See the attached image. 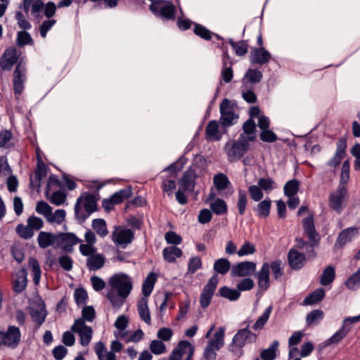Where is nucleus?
Here are the masks:
<instances>
[{
  "label": "nucleus",
  "instance_id": "1",
  "mask_svg": "<svg viewBox=\"0 0 360 360\" xmlns=\"http://www.w3.org/2000/svg\"><path fill=\"white\" fill-rule=\"evenodd\" d=\"M108 284L111 289L107 293V298L114 307H121L132 290L131 278L124 273L115 274L109 278Z\"/></svg>",
  "mask_w": 360,
  "mask_h": 360
},
{
  "label": "nucleus",
  "instance_id": "2",
  "mask_svg": "<svg viewBox=\"0 0 360 360\" xmlns=\"http://www.w3.org/2000/svg\"><path fill=\"white\" fill-rule=\"evenodd\" d=\"M97 198L89 193H82L75 205V214L78 221L84 222L97 210Z\"/></svg>",
  "mask_w": 360,
  "mask_h": 360
},
{
  "label": "nucleus",
  "instance_id": "3",
  "mask_svg": "<svg viewBox=\"0 0 360 360\" xmlns=\"http://www.w3.org/2000/svg\"><path fill=\"white\" fill-rule=\"evenodd\" d=\"M22 8L26 13L30 9L32 15L37 19L42 18V11L47 18L53 17L56 13L55 3L49 1L44 4V0H22Z\"/></svg>",
  "mask_w": 360,
  "mask_h": 360
},
{
  "label": "nucleus",
  "instance_id": "4",
  "mask_svg": "<svg viewBox=\"0 0 360 360\" xmlns=\"http://www.w3.org/2000/svg\"><path fill=\"white\" fill-rule=\"evenodd\" d=\"M255 136L246 138L244 134H240L238 140L228 141L224 148V150L228 157L229 162H236L239 160L248 151L249 148V141H253Z\"/></svg>",
  "mask_w": 360,
  "mask_h": 360
},
{
  "label": "nucleus",
  "instance_id": "5",
  "mask_svg": "<svg viewBox=\"0 0 360 360\" xmlns=\"http://www.w3.org/2000/svg\"><path fill=\"white\" fill-rule=\"evenodd\" d=\"M256 340L257 335L248 329V326L245 328L238 330L235 334L229 346V351L239 357L243 353V347L247 343L255 342Z\"/></svg>",
  "mask_w": 360,
  "mask_h": 360
},
{
  "label": "nucleus",
  "instance_id": "6",
  "mask_svg": "<svg viewBox=\"0 0 360 360\" xmlns=\"http://www.w3.org/2000/svg\"><path fill=\"white\" fill-rule=\"evenodd\" d=\"M302 224L304 232L308 239L309 248H311V250L308 252V257H315L316 253L314 248L319 245L320 236L315 228L313 214H309L307 217L304 218L302 221Z\"/></svg>",
  "mask_w": 360,
  "mask_h": 360
},
{
  "label": "nucleus",
  "instance_id": "7",
  "mask_svg": "<svg viewBox=\"0 0 360 360\" xmlns=\"http://www.w3.org/2000/svg\"><path fill=\"white\" fill-rule=\"evenodd\" d=\"M219 122L224 128H228L236 123L238 115L235 113L233 107L228 98H224L219 105Z\"/></svg>",
  "mask_w": 360,
  "mask_h": 360
},
{
  "label": "nucleus",
  "instance_id": "8",
  "mask_svg": "<svg viewBox=\"0 0 360 360\" xmlns=\"http://www.w3.org/2000/svg\"><path fill=\"white\" fill-rule=\"evenodd\" d=\"M71 330L79 335L82 346L86 347L89 345L92 339L93 330L86 324L83 319H76L71 326Z\"/></svg>",
  "mask_w": 360,
  "mask_h": 360
},
{
  "label": "nucleus",
  "instance_id": "9",
  "mask_svg": "<svg viewBox=\"0 0 360 360\" xmlns=\"http://www.w3.org/2000/svg\"><path fill=\"white\" fill-rule=\"evenodd\" d=\"M150 10L156 15L167 20H174L175 18V8L169 1L156 0L150 5Z\"/></svg>",
  "mask_w": 360,
  "mask_h": 360
},
{
  "label": "nucleus",
  "instance_id": "10",
  "mask_svg": "<svg viewBox=\"0 0 360 360\" xmlns=\"http://www.w3.org/2000/svg\"><path fill=\"white\" fill-rule=\"evenodd\" d=\"M134 238V233L129 229L116 226L112 233V240L118 246L125 248Z\"/></svg>",
  "mask_w": 360,
  "mask_h": 360
},
{
  "label": "nucleus",
  "instance_id": "11",
  "mask_svg": "<svg viewBox=\"0 0 360 360\" xmlns=\"http://www.w3.org/2000/svg\"><path fill=\"white\" fill-rule=\"evenodd\" d=\"M218 283L219 278L215 274L209 279L207 284L204 286L200 297V303L202 308L205 309L210 305Z\"/></svg>",
  "mask_w": 360,
  "mask_h": 360
},
{
  "label": "nucleus",
  "instance_id": "12",
  "mask_svg": "<svg viewBox=\"0 0 360 360\" xmlns=\"http://www.w3.org/2000/svg\"><path fill=\"white\" fill-rule=\"evenodd\" d=\"M218 283L219 278L215 274L209 279L207 284L204 286L200 297V303L202 308L205 309L210 305Z\"/></svg>",
  "mask_w": 360,
  "mask_h": 360
},
{
  "label": "nucleus",
  "instance_id": "13",
  "mask_svg": "<svg viewBox=\"0 0 360 360\" xmlns=\"http://www.w3.org/2000/svg\"><path fill=\"white\" fill-rule=\"evenodd\" d=\"M26 72L25 63L21 60L18 62L13 72V86L15 94L20 95L24 90Z\"/></svg>",
  "mask_w": 360,
  "mask_h": 360
},
{
  "label": "nucleus",
  "instance_id": "14",
  "mask_svg": "<svg viewBox=\"0 0 360 360\" xmlns=\"http://www.w3.org/2000/svg\"><path fill=\"white\" fill-rule=\"evenodd\" d=\"M21 52L15 47L7 48L0 58V68L2 70H11L13 66L18 62Z\"/></svg>",
  "mask_w": 360,
  "mask_h": 360
},
{
  "label": "nucleus",
  "instance_id": "15",
  "mask_svg": "<svg viewBox=\"0 0 360 360\" xmlns=\"http://www.w3.org/2000/svg\"><path fill=\"white\" fill-rule=\"evenodd\" d=\"M75 233H63L58 234L56 248H61L65 252H72L73 246L82 243Z\"/></svg>",
  "mask_w": 360,
  "mask_h": 360
},
{
  "label": "nucleus",
  "instance_id": "16",
  "mask_svg": "<svg viewBox=\"0 0 360 360\" xmlns=\"http://www.w3.org/2000/svg\"><path fill=\"white\" fill-rule=\"evenodd\" d=\"M347 195V189L344 186H340L335 191L330 193L329 197L330 207L340 213L342 208L345 196Z\"/></svg>",
  "mask_w": 360,
  "mask_h": 360
},
{
  "label": "nucleus",
  "instance_id": "17",
  "mask_svg": "<svg viewBox=\"0 0 360 360\" xmlns=\"http://www.w3.org/2000/svg\"><path fill=\"white\" fill-rule=\"evenodd\" d=\"M256 270V264L253 262H242L233 266L231 275L233 277H245L252 275Z\"/></svg>",
  "mask_w": 360,
  "mask_h": 360
},
{
  "label": "nucleus",
  "instance_id": "18",
  "mask_svg": "<svg viewBox=\"0 0 360 360\" xmlns=\"http://www.w3.org/2000/svg\"><path fill=\"white\" fill-rule=\"evenodd\" d=\"M84 239L86 243H81L79 247L82 255H89L96 252L97 248L94 245L96 243L95 233L91 230L86 231L84 233Z\"/></svg>",
  "mask_w": 360,
  "mask_h": 360
},
{
  "label": "nucleus",
  "instance_id": "19",
  "mask_svg": "<svg viewBox=\"0 0 360 360\" xmlns=\"http://www.w3.org/2000/svg\"><path fill=\"white\" fill-rule=\"evenodd\" d=\"M269 264L268 262H264L262 264L261 269L255 274V276L257 278L258 287L262 291H266L269 288Z\"/></svg>",
  "mask_w": 360,
  "mask_h": 360
},
{
  "label": "nucleus",
  "instance_id": "20",
  "mask_svg": "<svg viewBox=\"0 0 360 360\" xmlns=\"http://www.w3.org/2000/svg\"><path fill=\"white\" fill-rule=\"evenodd\" d=\"M224 131L219 129V124L217 120H211L205 127V137L207 141H219L221 139Z\"/></svg>",
  "mask_w": 360,
  "mask_h": 360
},
{
  "label": "nucleus",
  "instance_id": "21",
  "mask_svg": "<svg viewBox=\"0 0 360 360\" xmlns=\"http://www.w3.org/2000/svg\"><path fill=\"white\" fill-rule=\"evenodd\" d=\"M271 57V53L264 47L253 48L250 53V62L264 65L270 60Z\"/></svg>",
  "mask_w": 360,
  "mask_h": 360
},
{
  "label": "nucleus",
  "instance_id": "22",
  "mask_svg": "<svg viewBox=\"0 0 360 360\" xmlns=\"http://www.w3.org/2000/svg\"><path fill=\"white\" fill-rule=\"evenodd\" d=\"M289 266L292 269H300L304 266L306 257L296 250L290 249L288 254Z\"/></svg>",
  "mask_w": 360,
  "mask_h": 360
},
{
  "label": "nucleus",
  "instance_id": "23",
  "mask_svg": "<svg viewBox=\"0 0 360 360\" xmlns=\"http://www.w3.org/2000/svg\"><path fill=\"white\" fill-rule=\"evenodd\" d=\"M84 256L87 257L86 267L89 271H97L103 268L105 265V256L103 254L98 253L97 251L91 255Z\"/></svg>",
  "mask_w": 360,
  "mask_h": 360
},
{
  "label": "nucleus",
  "instance_id": "24",
  "mask_svg": "<svg viewBox=\"0 0 360 360\" xmlns=\"http://www.w3.org/2000/svg\"><path fill=\"white\" fill-rule=\"evenodd\" d=\"M347 141L345 139H340L337 143V148L333 157L328 162V165L331 167H336L340 165L345 155Z\"/></svg>",
  "mask_w": 360,
  "mask_h": 360
},
{
  "label": "nucleus",
  "instance_id": "25",
  "mask_svg": "<svg viewBox=\"0 0 360 360\" xmlns=\"http://www.w3.org/2000/svg\"><path fill=\"white\" fill-rule=\"evenodd\" d=\"M195 172L192 169H187L179 180V188L186 191H192L195 187Z\"/></svg>",
  "mask_w": 360,
  "mask_h": 360
},
{
  "label": "nucleus",
  "instance_id": "26",
  "mask_svg": "<svg viewBox=\"0 0 360 360\" xmlns=\"http://www.w3.org/2000/svg\"><path fill=\"white\" fill-rule=\"evenodd\" d=\"M58 234L46 231H40L37 237L39 248L45 249L50 246L57 245Z\"/></svg>",
  "mask_w": 360,
  "mask_h": 360
},
{
  "label": "nucleus",
  "instance_id": "27",
  "mask_svg": "<svg viewBox=\"0 0 360 360\" xmlns=\"http://www.w3.org/2000/svg\"><path fill=\"white\" fill-rule=\"evenodd\" d=\"M194 353V347L187 340H181L179 342L177 346L174 348L171 352V355L175 358L176 360H181L184 354L191 352Z\"/></svg>",
  "mask_w": 360,
  "mask_h": 360
},
{
  "label": "nucleus",
  "instance_id": "28",
  "mask_svg": "<svg viewBox=\"0 0 360 360\" xmlns=\"http://www.w3.org/2000/svg\"><path fill=\"white\" fill-rule=\"evenodd\" d=\"M139 314L146 323L150 325L151 323L150 314L148 307V299L146 297L141 298L137 304Z\"/></svg>",
  "mask_w": 360,
  "mask_h": 360
},
{
  "label": "nucleus",
  "instance_id": "29",
  "mask_svg": "<svg viewBox=\"0 0 360 360\" xmlns=\"http://www.w3.org/2000/svg\"><path fill=\"white\" fill-rule=\"evenodd\" d=\"M27 273L24 269L19 271L16 274V279L13 282V289L17 292H22L27 286Z\"/></svg>",
  "mask_w": 360,
  "mask_h": 360
},
{
  "label": "nucleus",
  "instance_id": "30",
  "mask_svg": "<svg viewBox=\"0 0 360 360\" xmlns=\"http://www.w3.org/2000/svg\"><path fill=\"white\" fill-rule=\"evenodd\" d=\"M225 329L220 327L214 333V338L209 340L207 345L219 350L224 345Z\"/></svg>",
  "mask_w": 360,
  "mask_h": 360
},
{
  "label": "nucleus",
  "instance_id": "31",
  "mask_svg": "<svg viewBox=\"0 0 360 360\" xmlns=\"http://www.w3.org/2000/svg\"><path fill=\"white\" fill-rule=\"evenodd\" d=\"M162 254L165 261L172 263L176 261V258L181 257L182 250L179 248L173 245L164 248Z\"/></svg>",
  "mask_w": 360,
  "mask_h": 360
},
{
  "label": "nucleus",
  "instance_id": "32",
  "mask_svg": "<svg viewBox=\"0 0 360 360\" xmlns=\"http://www.w3.org/2000/svg\"><path fill=\"white\" fill-rule=\"evenodd\" d=\"M156 280V274L153 272L150 273L147 276L142 285V293L143 295V297L147 298L151 294Z\"/></svg>",
  "mask_w": 360,
  "mask_h": 360
},
{
  "label": "nucleus",
  "instance_id": "33",
  "mask_svg": "<svg viewBox=\"0 0 360 360\" xmlns=\"http://www.w3.org/2000/svg\"><path fill=\"white\" fill-rule=\"evenodd\" d=\"M325 297V290L322 288H318L303 300V305H313L321 301Z\"/></svg>",
  "mask_w": 360,
  "mask_h": 360
},
{
  "label": "nucleus",
  "instance_id": "34",
  "mask_svg": "<svg viewBox=\"0 0 360 360\" xmlns=\"http://www.w3.org/2000/svg\"><path fill=\"white\" fill-rule=\"evenodd\" d=\"M335 278V268L332 266H328L323 269L320 276V283L322 285H328L333 282Z\"/></svg>",
  "mask_w": 360,
  "mask_h": 360
},
{
  "label": "nucleus",
  "instance_id": "35",
  "mask_svg": "<svg viewBox=\"0 0 360 360\" xmlns=\"http://www.w3.org/2000/svg\"><path fill=\"white\" fill-rule=\"evenodd\" d=\"M271 206V200L265 199L258 203L255 210L259 217L266 218L269 216Z\"/></svg>",
  "mask_w": 360,
  "mask_h": 360
},
{
  "label": "nucleus",
  "instance_id": "36",
  "mask_svg": "<svg viewBox=\"0 0 360 360\" xmlns=\"http://www.w3.org/2000/svg\"><path fill=\"white\" fill-rule=\"evenodd\" d=\"M213 269L217 274L224 275L230 270L231 263L226 258H220L214 262Z\"/></svg>",
  "mask_w": 360,
  "mask_h": 360
},
{
  "label": "nucleus",
  "instance_id": "37",
  "mask_svg": "<svg viewBox=\"0 0 360 360\" xmlns=\"http://www.w3.org/2000/svg\"><path fill=\"white\" fill-rule=\"evenodd\" d=\"M131 195L132 191L131 188H126L115 193L110 198L114 205H118L122 203L124 200L129 198Z\"/></svg>",
  "mask_w": 360,
  "mask_h": 360
},
{
  "label": "nucleus",
  "instance_id": "38",
  "mask_svg": "<svg viewBox=\"0 0 360 360\" xmlns=\"http://www.w3.org/2000/svg\"><path fill=\"white\" fill-rule=\"evenodd\" d=\"M345 285L350 290L360 288V268L345 281Z\"/></svg>",
  "mask_w": 360,
  "mask_h": 360
},
{
  "label": "nucleus",
  "instance_id": "39",
  "mask_svg": "<svg viewBox=\"0 0 360 360\" xmlns=\"http://www.w3.org/2000/svg\"><path fill=\"white\" fill-rule=\"evenodd\" d=\"M358 232V229L356 228H348L342 231L338 236L337 243L340 244V246L345 245L347 243L351 241L354 233Z\"/></svg>",
  "mask_w": 360,
  "mask_h": 360
},
{
  "label": "nucleus",
  "instance_id": "40",
  "mask_svg": "<svg viewBox=\"0 0 360 360\" xmlns=\"http://www.w3.org/2000/svg\"><path fill=\"white\" fill-rule=\"evenodd\" d=\"M271 311L272 307H268L264 310L263 314L257 319V320L252 326V329L255 331L262 330L264 327L265 324L267 323Z\"/></svg>",
  "mask_w": 360,
  "mask_h": 360
},
{
  "label": "nucleus",
  "instance_id": "41",
  "mask_svg": "<svg viewBox=\"0 0 360 360\" xmlns=\"http://www.w3.org/2000/svg\"><path fill=\"white\" fill-rule=\"evenodd\" d=\"M279 342L274 340L270 347L263 349L260 353V356L263 360H274L276 356V350L278 347Z\"/></svg>",
  "mask_w": 360,
  "mask_h": 360
},
{
  "label": "nucleus",
  "instance_id": "42",
  "mask_svg": "<svg viewBox=\"0 0 360 360\" xmlns=\"http://www.w3.org/2000/svg\"><path fill=\"white\" fill-rule=\"evenodd\" d=\"M210 209L215 214L221 215L227 212L228 207L224 200L217 198L210 204Z\"/></svg>",
  "mask_w": 360,
  "mask_h": 360
},
{
  "label": "nucleus",
  "instance_id": "43",
  "mask_svg": "<svg viewBox=\"0 0 360 360\" xmlns=\"http://www.w3.org/2000/svg\"><path fill=\"white\" fill-rule=\"evenodd\" d=\"M350 330V328H346L345 326L342 324L341 328L335 333L329 339L327 340L328 345L338 344L339 343Z\"/></svg>",
  "mask_w": 360,
  "mask_h": 360
},
{
  "label": "nucleus",
  "instance_id": "44",
  "mask_svg": "<svg viewBox=\"0 0 360 360\" xmlns=\"http://www.w3.org/2000/svg\"><path fill=\"white\" fill-rule=\"evenodd\" d=\"M213 181L217 190L219 191L224 190L231 184L227 176L223 173L214 175Z\"/></svg>",
  "mask_w": 360,
  "mask_h": 360
},
{
  "label": "nucleus",
  "instance_id": "45",
  "mask_svg": "<svg viewBox=\"0 0 360 360\" xmlns=\"http://www.w3.org/2000/svg\"><path fill=\"white\" fill-rule=\"evenodd\" d=\"M16 233L20 238L28 240L33 237L34 231L31 229L30 226L27 224H19L15 228Z\"/></svg>",
  "mask_w": 360,
  "mask_h": 360
},
{
  "label": "nucleus",
  "instance_id": "46",
  "mask_svg": "<svg viewBox=\"0 0 360 360\" xmlns=\"http://www.w3.org/2000/svg\"><path fill=\"white\" fill-rule=\"evenodd\" d=\"M300 187V183L297 179H292L286 182L283 187L284 194L287 197L295 195Z\"/></svg>",
  "mask_w": 360,
  "mask_h": 360
},
{
  "label": "nucleus",
  "instance_id": "47",
  "mask_svg": "<svg viewBox=\"0 0 360 360\" xmlns=\"http://www.w3.org/2000/svg\"><path fill=\"white\" fill-rule=\"evenodd\" d=\"M92 228L96 231L97 234L103 238L108 233L106 224L103 219H95L92 221Z\"/></svg>",
  "mask_w": 360,
  "mask_h": 360
},
{
  "label": "nucleus",
  "instance_id": "48",
  "mask_svg": "<svg viewBox=\"0 0 360 360\" xmlns=\"http://www.w3.org/2000/svg\"><path fill=\"white\" fill-rule=\"evenodd\" d=\"M16 44L19 47L25 45H34V41L31 35L25 31H20L17 34Z\"/></svg>",
  "mask_w": 360,
  "mask_h": 360
},
{
  "label": "nucleus",
  "instance_id": "49",
  "mask_svg": "<svg viewBox=\"0 0 360 360\" xmlns=\"http://www.w3.org/2000/svg\"><path fill=\"white\" fill-rule=\"evenodd\" d=\"M229 44L235 50V53L237 56H243L248 53V44L246 41L235 42L232 39H230Z\"/></svg>",
  "mask_w": 360,
  "mask_h": 360
},
{
  "label": "nucleus",
  "instance_id": "50",
  "mask_svg": "<svg viewBox=\"0 0 360 360\" xmlns=\"http://www.w3.org/2000/svg\"><path fill=\"white\" fill-rule=\"evenodd\" d=\"M323 318V312L320 309L311 311L307 315L306 322L308 326L318 324Z\"/></svg>",
  "mask_w": 360,
  "mask_h": 360
},
{
  "label": "nucleus",
  "instance_id": "51",
  "mask_svg": "<svg viewBox=\"0 0 360 360\" xmlns=\"http://www.w3.org/2000/svg\"><path fill=\"white\" fill-rule=\"evenodd\" d=\"M238 198L237 202V207L240 215H243L245 212L248 204V195L244 190H238Z\"/></svg>",
  "mask_w": 360,
  "mask_h": 360
},
{
  "label": "nucleus",
  "instance_id": "52",
  "mask_svg": "<svg viewBox=\"0 0 360 360\" xmlns=\"http://www.w3.org/2000/svg\"><path fill=\"white\" fill-rule=\"evenodd\" d=\"M219 294L220 296L227 298L231 301L238 300L240 295L238 290L230 289L226 286L221 288L219 289Z\"/></svg>",
  "mask_w": 360,
  "mask_h": 360
},
{
  "label": "nucleus",
  "instance_id": "53",
  "mask_svg": "<svg viewBox=\"0 0 360 360\" xmlns=\"http://www.w3.org/2000/svg\"><path fill=\"white\" fill-rule=\"evenodd\" d=\"M193 32L196 35L199 36L205 40H210L212 35L218 37L217 34L212 33L205 27L199 24L195 25Z\"/></svg>",
  "mask_w": 360,
  "mask_h": 360
},
{
  "label": "nucleus",
  "instance_id": "54",
  "mask_svg": "<svg viewBox=\"0 0 360 360\" xmlns=\"http://www.w3.org/2000/svg\"><path fill=\"white\" fill-rule=\"evenodd\" d=\"M48 167L43 162L41 158L39 157V154H37V169L35 171V176L39 180L41 181L44 179L47 174Z\"/></svg>",
  "mask_w": 360,
  "mask_h": 360
},
{
  "label": "nucleus",
  "instance_id": "55",
  "mask_svg": "<svg viewBox=\"0 0 360 360\" xmlns=\"http://www.w3.org/2000/svg\"><path fill=\"white\" fill-rule=\"evenodd\" d=\"M65 216L66 212L65 210H57L54 213L51 212L46 220L50 223H56L58 224H60L64 221Z\"/></svg>",
  "mask_w": 360,
  "mask_h": 360
},
{
  "label": "nucleus",
  "instance_id": "56",
  "mask_svg": "<svg viewBox=\"0 0 360 360\" xmlns=\"http://www.w3.org/2000/svg\"><path fill=\"white\" fill-rule=\"evenodd\" d=\"M31 316L32 319L37 323L39 326L41 325L46 319V311L45 308L41 307L40 309H32L31 311Z\"/></svg>",
  "mask_w": 360,
  "mask_h": 360
},
{
  "label": "nucleus",
  "instance_id": "57",
  "mask_svg": "<svg viewBox=\"0 0 360 360\" xmlns=\"http://www.w3.org/2000/svg\"><path fill=\"white\" fill-rule=\"evenodd\" d=\"M30 265L33 274V281L35 284H38L41 278V269L38 261L36 259L31 258Z\"/></svg>",
  "mask_w": 360,
  "mask_h": 360
},
{
  "label": "nucleus",
  "instance_id": "58",
  "mask_svg": "<svg viewBox=\"0 0 360 360\" xmlns=\"http://www.w3.org/2000/svg\"><path fill=\"white\" fill-rule=\"evenodd\" d=\"M15 18L17 20V24L20 28L26 30H30L32 27L30 22L21 11H18L15 13Z\"/></svg>",
  "mask_w": 360,
  "mask_h": 360
},
{
  "label": "nucleus",
  "instance_id": "59",
  "mask_svg": "<svg viewBox=\"0 0 360 360\" xmlns=\"http://www.w3.org/2000/svg\"><path fill=\"white\" fill-rule=\"evenodd\" d=\"M36 212L47 219L48 217L51 214L52 207L46 202L41 200L37 203Z\"/></svg>",
  "mask_w": 360,
  "mask_h": 360
},
{
  "label": "nucleus",
  "instance_id": "60",
  "mask_svg": "<svg viewBox=\"0 0 360 360\" xmlns=\"http://www.w3.org/2000/svg\"><path fill=\"white\" fill-rule=\"evenodd\" d=\"M56 23V20L51 19V18H48L42 22V23L39 26V33L42 38H45L47 35V32L53 27V26Z\"/></svg>",
  "mask_w": 360,
  "mask_h": 360
},
{
  "label": "nucleus",
  "instance_id": "61",
  "mask_svg": "<svg viewBox=\"0 0 360 360\" xmlns=\"http://www.w3.org/2000/svg\"><path fill=\"white\" fill-rule=\"evenodd\" d=\"M269 266L275 279L278 280L283 276L284 271L281 266L282 262L281 260H275Z\"/></svg>",
  "mask_w": 360,
  "mask_h": 360
},
{
  "label": "nucleus",
  "instance_id": "62",
  "mask_svg": "<svg viewBox=\"0 0 360 360\" xmlns=\"http://www.w3.org/2000/svg\"><path fill=\"white\" fill-rule=\"evenodd\" d=\"M66 194L62 191H54L50 197H48L50 202L56 205H62L66 200Z\"/></svg>",
  "mask_w": 360,
  "mask_h": 360
},
{
  "label": "nucleus",
  "instance_id": "63",
  "mask_svg": "<svg viewBox=\"0 0 360 360\" xmlns=\"http://www.w3.org/2000/svg\"><path fill=\"white\" fill-rule=\"evenodd\" d=\"M248 192L252 198L255 202L260 201L264 196L262 188L257 185H252L248 187Z\"/></svg>",
  "mask_w": 360,
  "mask_h": 360
},
{
  "label": "nucleus",
  "instance_id": "64",
  "mask_svg": "<svg viewBox=\"0 0 360 360\" xmlns=\"http://www.w3.org/2000/svg\"><path fill=\"white\" fill-rule=\"evenodd\" d=\"M150 349L154 354L159 355L165 352L166 347L162 341L155 340L151 341Z\"/></svg>",
  "mask_w": 360,
  "mask_h": 360
}]
</instances>
